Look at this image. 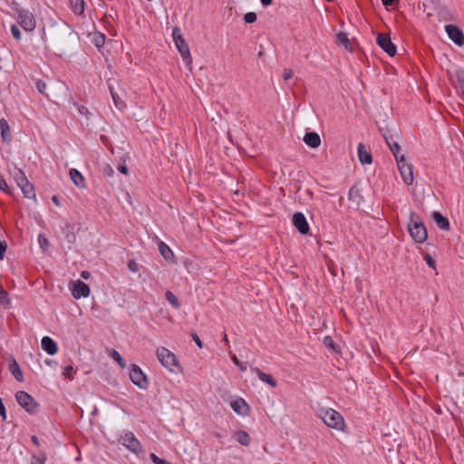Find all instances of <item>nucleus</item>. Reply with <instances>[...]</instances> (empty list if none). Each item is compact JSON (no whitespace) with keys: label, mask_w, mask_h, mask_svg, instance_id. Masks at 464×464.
I'll return each instance as SVG.
<instances>
[{"label":"nucleus","mask_w":464,"mask_h":464,"mask_svg":"<svg viewBox=\"0 0 464 464\" xmlns=\"http://www.w3.org/2000/svg\"><path fill=\"white\" fill-rule=\"evenodd\" d=\"M376 124L378 125L379 130L382 132L391 151L397 160V158H400L398 153L401 150L400 144L393 140L394 138H399L397 128L395 126H390L386 120H382L381 122H376Z\"/></svg>","instance_id":"1"},{"label":"nucleus","mask_w":464,"mask_h":464,"mask_svg":"<svg viewBox=\"0 0 464 464\" xmlns=\"http://www.w3.org/2000/svg\"><path fill=\"white\" fill-rule=\"evenodd\" d=\"M408 231L416 243H423L428 237L427 229L422 219L418 214L412 211L410 213Z\"/></svg>","instance_id":"2"},{"label":"nucleus","mask_w":464,"mask_h":464,"mask_svg":"<svg viewBox=\"0 0 464 464\" xmlns=\"http://www.w3.org/2000/svg\"><path fill=\"white\" fill-rule=\"evenodd\" d=\"M319 417L328 427L332 429L341 430L345 425L343 416L333 409L320 410Z\"/></svg>","instance_id":"3"},{"label":"nucleus","mask_w":464,"mask_h":464,"mask_svg":"<svg viewBox=\"0 0 464 464\" xmlns=\"http://www.w3.org/2000/svg\"><path fill=\"white\" fill-rule=\"evenodd\" d=\"M16 20L25 32L32 33L36 27L35 17L34 14L27 9H16Z\"/></svg>","instance_id":"4"},{"label":"nucleus","mask_w":464,"mask_h":464,"mask_svg":"<svg viewBox=\"0 0 464 464\" xmlns=\"http://www.w3.org/2000/svg\"><path fill=\"white\" fill-rule=\"evenodd\" d=\"M15 399L18 404L28 413L35 414L38 411L39 404L28 392L19 391L15 393Z\"/></svg>","instance_id":"5"},{"label":"nucleus","mask_w":464,"mask_h":464,"mask_svg":"<svg viewBox=\"0 0 464 464\" xmlns=\"http://www.w3.org/2000/svg\"><path fill=\"white\" fill-rule=\"evenodd\" d=\"M15 179L17 185L20 187L23 191L24 197L28 198H34L35 197L34 187V185L27 179L24 171L22 169H18L15 173Z\"/></svg>","instance_id":"6"},{"label":"nucleus","mask_w":464,"mask_h":464,"mask_svg":"<svg viewBox=\"0 0 464 464\" xmlns=\"http://www.w3.org/2000/svg\"><path fill=\"white\" fill-rule=\"evenodd\" d=\"M396 162H397V165H398V168H399V170L401 172L403 181L407 185L412 184V182H413L412 165L406 161L404 155H401V156H400V158H397Z\"/></svg>","instance_id":"7"},{"label":"nucleus","mask_w":464,"mask_h":464,"mask_svg":"<svg viewBox=\"0 0 464 464\" xmlns=\"http://www.w3.org/2000/svg\"><path fill=\"white\" fill-rule=\"evenodd\" d=\"M376 43L390 56L393 57L396 54L397 48L388 34H378Z\"/></svg>","instance_id":"8"},{"label":"nucleus","mask_w":464,"mask_h":464,"mask_svg":"<svg viewBox=\"0 0 464 464\" xmlns=\"http://www.w3.org/2000/svg\"><path fill=\"white\" fill-rule=\"evenodd\" d=\"M120 442L130 451L139 454L142 450L141 444L132 432H126L121 437Z\"/></svg>","instance_id":"9"},{"label":"nucleus","mask_w":464,"mask_h":464,"mask_svg":"<svg viewBox=\"0 0 464 464\" xmlns=\"http://www.w3.org/2000/svg\"><path fill=\"white\" fill-rule=\"evenodd\" d=\"M156 353L159 361L164 367L171 370V367L176 365L177 360L175 354L167 348H158Z\"/></svg>","instance_id":"10"},{"label":"nucleus","mask_w":464,"mask_h":464,"mask_svg":"<svg viewBox=\"0 0 464 464\" xmlns=\"http://www.w3.org/2000/svg\"><path fill=\"white\" fill-rule=\"evenodd\" d=\"M130 378L131 382L140 388H146L148 386L146 375L143 373L141 369L136 364L131 365L130 371Z\"/></svg>","instance_id":"11"},{"label":"nucleus","mask_w":464,"mask_h":464,"mask_svg":"<svg viewBox=\"0 0 464 464\" xmlns=\"http://www.w3.org/2000/svg\"><path fill=\"white\" fill-rule=\"evenodd\" d=\"M445 30L448 34L449 38L457 45H464V34L463 32L454 24H447Z\"/></svg>","instance_id":"12"},{"label":"nucleus","mask_w":464,"mask_h":464,"mask_svg":"<svg viewBox=\"0 0 464 464\" xmlns=\"http://www.w3.org/2000/svg\"><path fill=\"white\" fill-rule=\"evenodd\" d=\"M293 224L300 234L306 235L309 232V225L303 213L295 212L294 214Z\"/></svg>","instance_id":"13"},{"label":"nucleus","mask_w":464,"mask_h":464,"mask_svg":"<svg viewBox=\"0 0 464 464\" xmlns=\"http://www.w3.org/2000/svg\"><path fill=\"white\" fill-rule=\"evenodd\" d=\"M90 287L87 284L82 281L78 280L72 289V296L75 299H80L81 297H87L90 295Z\"/></svg>","instance_id":"14"},{"label":"nucleus","mask_w":464,"mask_h":464,"mask_svg":"<svg viewBox=\"0 0 464 464\" xmlns=\"http://www.w3.org/2000/svg\"><path fill=\"white\" fill-rule=\"evenodd\" d=\"M231 408L239 415H246L249 411V406L242 398H237L231 401Z\"/></svg>","instance_id":"15"},{"label":"nucleus","mask_w":464,"mask_h":464,"mask_svg":"<svg viewBox=\"0 0 464 464\" xmlns=\"http://www.w3.org/2000/svg\"><path fill=\"white\" fill-rule=\"evenodd\" d=\"M176 47L178 48L181 57L185 61L187 64L192 62L189 47L187 42L184 40H179V43L176 44Z\"/></svg>","instance_id":"16"},{"label":"nucleus","mask_w":464,"mask_h":464,"mask_svg":"<svg viewBox=\"0 0 464 464\" xmlns=\"http://www.w3.org/2000/svg\"><path fill=\"white\" fill-rule=\"evenodd\" d=\"M359 160L362 164H371L372 162V154L366 150L363 143H359L357 147Z\"/></svg>","instance_id":"17"},{"label":"nucleus","mask_w":464,"mask_h":464,"mask_svg":"<svg viewBox=\"0 0 464 464\" xmlns=\"http://www.w3.org/2000/svg\"><path fill=\"white\" fill-rule=\"evenodd\" d=\"M304 141L307 146L313 149L318 148L321 145V138L319 134L314 131L306 132L304 137Z\"/></svg>","instance_id":"18"},{"label":"nucleus","mask_w":464,"mask_h":464,"mask_svg":"<svg viewBox=\"0 0 464 464\" xmlns=\"http://www.w3.org/2000/svg\"><path fill=\"white\" fill-rule=\"evenodd\" d=\"M42 348L50 355H53L57 353L56 343L49 336H44L41 342Z\"/></svg>","instance_id":"19"},{"label":"nucleus","mask_w":464,"mask_h":464,"mask_svg":"<svg viewBox=\"0 0 464 464\" xmlns=\"http://www.w3.org/2000/svg\"><path fill=\"white\" fill-rule=\"evenodd\" d=\"M69 174H70V178H71L72 181L78 188H83L86 187L85 179L83 178L82 173L79 172L77 169H71L70 171H69Z\"/></svg>","instance_id":"20"},{"label":"nucleus","mask_w":464,"mask_h":464,"mask_svg":"<svg viewBox=\"0 0 464 464\" xmlns=\"http://www.w3.org/2000/svg\"><path fill=\"white\" fill-rule=\"evenodd\" d=\"M252 372L256 373V375L262 382L267 383L273 388L276 387L277 382L273 378L271 374L265 373L258 368H253Z\"/></svg>","instance_id":"21"},{"label":"nucleus","mask_w":464,"mask_h":464,"mask_svg":"<svg viewBox=\"0 0 464 464\" xmlns=\"http://www.w3.org/2000/svg\"><path fill=\"white\" fill-rule=\"evenodd\" d=\"M433 219L437 226L443 230L450 229V222L447 218L443 217L439 211H434L432 214Z\"/></svg>","instance_id":"22"},{"label":"nucleus","mask_w":464,"mask_h":464,"mask_svg":"<svg viewBox=\"0 0 464 464\" xmlns=\"http://www.w3.org/2000/svg\"><path fill=\"white\" fill-rule=\"evenodd\" d=\"M70 7L76 15H84L85 2L84 0H69Z\"/></svg>","instance_id":"23"},{"label":"nucleus","mask_w":464,"mask_h":464,"mask_svg":"<svg viewBox=\"0 0 464 464\" xmlns=\"http://www.w3.org/2000/svg\"><path fill=\"white\" fill-rule=\"evenodd\" d=\"M0 129L3 141L9 143L11 141L10 128L5 118L0 120Z\"/></svg>","instance_id":"24"},{"label":"nucleus","mask_w":464,"mask_h":464,"mask_svg":"<svg viewBox=\"0 0 464 464\" xmlns=\"http://www.w3.org/2000/svg\"><path fill=\"white\" fill-rule=\"evenodd\" d=\"M233 438L243 446H248L251 441L249 434L245 430L236 431L233 435Z\"/></svg>","instance_id":"25"},{"label":"nucleus","mask_w":464,"mask_h":464,"mask_svg":"<svg viewBox=\"0 0 464 464\" xmlns=\"http://www.w3.org/2000/svg\"><path fill=\"white\" fill-rule=\"evenodd\" d=\"M9 371L17 382L24 381L23 372L15 360H13V362L9 364Z\"/></svg>","instance_id":"26"},{"label":"nucleus","mask_w":464,"mask_h":464,"mask_svg":"<svg viewBox=\"0 0 464 464\" xmlns=\"http://www.w3.org/2000/svg\"><path fill=\"white\" fill-rule=\"evenodd\" d=\"M159 250L165 260L169 261L173 257L171 249L162 241L159 244Z\"/></svg>","instance_id":"27"},{"label":"nucleus","mask_w":464,"mask_h":464,"mask_svg":"<svg viewBox=\"0 0 464 464\" xmlns=\"http://www.w3.org/2000/svg\"><path fill=\"white\" fill-rule=\"evenodd\" d=\"M348 198L350 200L354 201L357 205H359L361 200L362 199V197L356 187H353L350 188Z\"/></svg>","instance_id":"28"},{"label":"nucleus","mask_w":464,"mask_h":464,"mask_svg":"<svg viewBox=\"0 0 464 464\" xmlns=\"http://www.w3.org/2000/svg\"><path fill=\"white\" fill-rule=\"evenodd\" d=\"M110 92L112 97V100L114 102L115 106L120 110L122 111V109L126 106L124 102L120 98V96L113 91V88L110 87Z\"/></svg>","instance_id":"29"},{"label":"nucleus","mask_w":464,"mask_h":464,"mask_svg":"<svg viewBox=\"0 0 464 464\" xmlns=\"http://www.w3.org/2000/svg\"><path fill=\"white\" fill-rule=\"evenodd\" d=\"M111 357L119 364L121 369L126 367V362L116 350L112 349L111 352Z\"/></svg>","instance_id":"30"},{"label":"nucleus","mask_w":464,"mask_h":464,"mask_svg":"<svg viewBox=\"0 0 464 464\" xmlns=\"http://www.w3.org/2000/svg\"><path fill=\"white\" fill-rule=\"evenodd\" d=\"M166 299L169 302V304L175 307V308H179L180 307V304H179V302L177 298V296L171 292V291H167L166 292Z\"/></svg>","instance_id":"31"},{"label":"nucleus","mask_w":464,"mask_h":464,"mask_svg":"<svg viewBox=\"0 0 464 464\" xmlns=\"http://www.w3.org/2000/svg\"><path fill=\"white\" fill-rule=\"evenodd\" d=\"M323 343H324V344L326 347H328V348L332 349L334 352H336V353H338V352H339V349H340V348H339V345H338V344H336V343L334 342V340H333V338H332L331 336H325V337L324 338Z\"/></svg>","instance_id":"32"},{"label":"nucleus","mask_w":464,"mask_h":464,"mask_svg":"<svg viewBox=\"0 0 464 464\" xmlns=\"http://www.w3.org/2000/svg\"><path fill=\"white\" fill-rule=\"evenodd\" d=\"M35 87H36L37 91H38L41 94H43V95H44V96L48 97V93L46 92V90H47V84H46V82H45L44 81H43V80H37V81L35 82Z\"/></svg>","instance_id":"33"},{"label":"nucleus","mask_w":464,"mask_h":464,"mask_svg":"<svg viewBox=\"0 0 464 464\" xmlns=\"http://www.w3.org/2000/svg\"><path fill=\"white\" fill-rule=\"evenodd\" d=\"M46 456L44 453L34 455L31 459V464H45Z\"/></svg>","instance_id":"34"},{"label":"nucleus","mask_w":464,"mask_h":464,"mask_svg":"<svg viewBox=\"0 0 464 464\" xmlns=\"http://www.w3.org/2000/svg\"><path fill=\"white\" fill-rule=\"evenodd\" d=\"M10 32L12 36L17 41L20 42L22 39V34L19 27L16 24H12L10 27Z\"/></svg>","instance_id":"35"},{"label":"nucleus","mask_w":464,"mask_h":464,"mask_svg":"<svg viewBox=\"0 0 464 464\" xmlns=\"http://www.w3.org/2000/svg\"><path fill=\"white\" fill-rule=\"evenodd\" d=\"M172 37L174 40L175 44L177 43H179V40H184L181 31L179 27H174L172 30Z\"/></svg>","instance_id":"36"},{"label":"nucleus","mask_w":464,"mask_h":464,"mask_svg":"<svg viewBox=\"0 0 464 464\" xmlns=\"http://www.w3.org/2000/svg\"><path fill=\"white\" fill-rule=\"evenodd\" d=\"M257 16L256 14L254 12H248L244 15V21L246 24H253L256 21Z\"/></svg>","instance_id":"37"},{"label":"nucleus","mask_w":464,"mask_h":464,"mask_svg":"<svg viewBox=\"0 0 464 464\" xmlns=\"http://www.w3.org/2000/svg\"><path fill=\"white\" fill-rule=\"evenodd\" d=\"M337 41L341 44H343L346 48L348 47V44H350V41L344 33H339L337 34Z\"/></svg>","instance_id":"38"},{"label":"nucleus","mask_w":464,"mask_h":464,"mask_svg":"<svg viewBox=\"0 0 464 464\" xmlns=\"http://www.w3.org/2000/svg\"><path fill=\"white\" fill-rule=\"evenodd\" d=\"M38 242H39V245H40V247L45 251L47 246H49V241L48 239L42 234H40L38 236Z\"/></svg>","instance_id":"39"},{"label":"nucleus","mask_w":464,"mask_h":464,"mask_svg":"<svg viewBox=\"0 0 464 464\" xmlns=\"http://www.w3.org/2000/svg\"><path fill=\"white\" fill-rule=\"evenodd\" d=\"M75 372V370L74 368L72 366V365H68L66 367L63 368V374L66 377V378H72V375L74 374Z\"/></svg>","instance_id":"40"},{"label":"nucleus","mask_w":464,"mask_h":464,"mask_svg":"<svg viewBox=\"0 0 464 464\" xmlns=\"http://www.w3.org/2000/svg\"><path fill=\"white\" fill-rule=\"evenodd\" d=\"M424 259L430 267L435 268V260L432 258L430 255L425 254Z\"/></svg>","instance_id":"41"},{"label":"nucleus","mask_w":464,"mask_h":464,"mask_svg":"<svg viewBox=\"0 0 464 464\" xmlns=\"http://www.w3.org/2000/svg\"><path fill=\"white\" fill-rule=\"evenodd\" d=\"M102 173L106 176H109L111 177L112 174H113V169L111 168V165L109 164H106L103 166L102 168Z\"/></svg>","instance_id":"42"},{"label":"nucleus","mask_w":464,"mask_h":464,"mask_svg":"<svg viewBox=\"0 0 464 464\" xmlns=\"http://www.w3.org/2000/svg\"><path fill=\"white\" fill-rule=\"evenodd\" d=\"M7 295H8L7 292L4 289V287L0 284V302L2 304H4L5 300L8 301Z\"/></svg>","instance_id":"43"},{"label":"nucleus","mask_w":464,"mask_h":464,"mask_svg":"<svg viewBox=\"0 0 464 464\" xmlns=\"http://www.w3.org/2000/svg\"><path fill=\"white\" fill-rule=\"evenodd\" d=\"M7 245L5 241L0 240V260L4 259L5 253L6 251Z\"/></svg>","instance_id":"44"},{"label":"nucleus","mask_w":464,"mask_h":464,"mask_svg":"<svg viewBox=\"0 0 464 464\" xmlns=\"http://www.w3.org/2000/svg\"><path fill=\"white\" fill-rule=\"evenodd\" d=\"M457 77L459 82L460 90L462 91V87H464V71H459L457 72Z\"/></svg>","instance_id":"45"},{"label":"nucleus","mask_w":464,"mask_h":464,"mask_svg":"<svg viewBox=\"0 0 464 464\" xmlns=\"http://www.w3.org/2000/svg\"><path fill=\"white\" fill-rule=\"evenodd\" d=\"M128 268L135 273L139 270V265L134 261V260H130L129 263H128Z\"/></svg>","instance_id":"46"},{"label":"nucleus","mask_w":464,"mask_h":464,"mask_svg":"<svg viewBox=\"0 0 464 464\" xmlns=\"http://www.w3.org/2000/svg\"><path fill=\"white\" fill-rule=\"evenodd\" d=\"M191 338L194 340V342L196 343V344L198 345V348H200V349L203 348V343L197 334L192 333Z\"/></svg>","instance_id":"47"},{"label":"nucleus","mask_w":464,"mask_h":464,"mask_svg":"<svg viewBox=\"0 0 464 464\" xmlns=\"http://www.w3.org/2000/svg\"><path fill=\"white\" fill-rule=\"evenodd\" d=\"M104 41H105V35L104 34H101L100 36H98L96 39H95V45L97 47H101L104 44Z\"/></svg>","instance_id":"48"},{"label":"nucleus","mask_w":464,"mask_h":464,"mask_svg":"<svg viewBox=\"0 0 464 464\" xmlns=\"http://www.w3.org/2000/svg\"><path fill=\"white\" fill-rule=\"evenodd\" d=\"M293 77V71L291 69H285L283 72L284 80L287 81Z\"/></svg>","instance_id":"49"},{"label":"nucleus","mask_w":464,"mask_h":464,"mask_svg":"<svg viewBox=\"0 0 464 464\" xmlns=\"http://www.w3.org/2000/svg\"><path fill=\"white\" fill-rule=\"evenodd\" d=\"M7 188H8V185H7L5 179L2 176H0V190L6 191Z\"/></svg>","instance_id":"50"},{"label":"nucleus","mask_w":464,"mask_h":464,"mask_svg":"<svg viewBox=\"0 0 464 464\" xmlns=\"http://www.w3.org/2000/svg\"><path fill=\"white\" fill-rule=\"evenodd\" d=\"M0 415L2 416L3 420H5V408L2 401V399L0 398Z\"/></svg>","instance_id":"51"},{"label":"nucleus","mask_w":464,"mask_h":464,"mask_svg":"<svg viewBox=\"0 0 464 464\" xmlns=\"http://www.w3.org/2000/svg\"><path fill=\"white\" fill-rule=\"evenodd\" d=\"M118 169H119V171H120L121 173H122V174H124V175H128V173H129V169H128V168H127V166H126V165H120V166L118 167Z\"/></svg>","instance_id":"52"},{"label":"nucleus","mask_w":464,"mask_h":464,"mask_svg":"<svg viewBox=\"0 0 464 464\" xmlns=\"http://www.w3.org/2000/svg\"><path fill=\"white\" fill-rule=\"evenodd\" d=\"M232 360H233L234 363H235L236 365H237V366L240 368V370L244 371V370L246 369V368H244V367L242 366L241 362L237 359V357L236 355H234V356L232 357Z\"/></svg>","instance_id":"53"},{"label":"nucleus","mask_w":464,"mask_h":464,"mask_svg":"<svg viewBox=\"0 0 464 464\" xmlns=\"http://www.w3.org/2000/svg\"><path fill=\"white\" fill-rule=\"evenodd\" d=\"M150 459L153 461V463L158 464L162 459L159 458L156 454L151 453Z\"/></svg>","instance_id":"54"},{"label":"nucleus","mask_w":464,"mask_h":464,"mask_svg":"<svg viewBox=\"0 0 464 464\" xmlns=\"http://www.w3.org/2000/svg\"><path fill=\"white\" fill-rule=\"evenodd\" d=\"M395 0H382V3L385 6H391L394 4Z\"/></svg>","instance_id":"55"},{"label":"nucleus","mask_w":464,"mask_h":464,"mask_svg":"<svg viewBox=\"0 0 464 464\" xmlns=\"http://www.w3.org/2000/svg\"><path fill=\"white\" fill-rule=\"evenodd\" d=\"M81 276H82L83 279H89V278H90V276H91V274H90V272H88V271H82V272L81 273Z\"/></svg>","instance_id":"56"},{"label":"nucleus","mask_w":464,"mask_h":464,"mask_svg":"<svg viewBox=\"0 0 464 464\" xmlns=\"http://www.w3.org/2000/svg\"><path fill=\"white\" fill-rule=\"evenodd\" d=\"M31 440H32V442H33L35 446H37V447H38V446L40 445V443H39V440H38V438H37L35 435H33V436L31 437Z\"/></svg>","instance_id":"57"},{"label":"nucleus","mask_w":464,"mask_h":464,"mask_svg":"<svg viewBox=\"0 0 464 464\" xmlns=\"http://www.w3.org/2000/svg\"><path fill=\"white\" fill-rule=\"evenodd\" d=\"M52 201H53L56 206H58V207L60 206V201H59V198H58V196L53 195V196L52 197Z\"/></svg>","instance_id":"58"},{"label":"nucleus","mask_w":464,"mask_h":464,"mask_svg":"<svg viewBox=\"0 0 464 464\" xmlns=\"http://www.w3.org/2000/svg\"><path fill=\"white\" fill-rule=\"evenodd\" d=\"M262 5L265 6L270 5L273 2V0H260Z\"/></svg>","instance_id":"59"},{"label":"nucleus","mask_w":464,"mask_h":464,"mask_svg":"<svg viewBox=\"0 0 464 464\" xmlns=\"http://www.w3.org/2000/svg\"><path fill=\"white\" fill-rule=\"evenodd\" d=\"M223 341L226 343L227 345H228L229 341H228L227 335L226 334H224Z\"/></svg>","instance_id":"60"},{"label":"nucleus","mask_w":464,"mask_h":464,"mask_svg":"<svg viewBox=\"0 0 464 464\" xmlns=\"http://www.w3.org/2000/svg\"><path fill=\"white\" fill-rule=\"evenodd\" d=\"M158 464H172V463H170L168 460L162 459Z\"/></svg>","instance_id":"61"},{"label":"nucleus","mask_w":464,"mask_h":464,"mask_svg":"<svg viewBox=\"0 0 464 464\" xmlns=\"http://www.w3.org/2000/svg\"><path fill=\"white\" fill-rule=\"evenodd\" d=\"M83 110H86V108L82 107V109H80V112L82 114L83 113Z\"/></svg>","instance_id":"62"},{"label":"nucleus","mask_w":464,"mask_h":464,"mask_svg":"<svg viewBox=\"0 0 464 464\" xmlns=\"http://www.w3.org/2000/svg\"><path fill=\"white\" fill-rule=\"evenodd\" d=\"M46 363H47V364H49V365H51V364H52V361H51V360H47V361H46Z\"/></svg>","instance_id":"63"}]
</instances>
